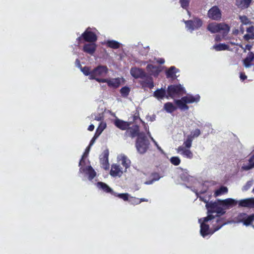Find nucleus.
Instances as JSON below:
<instances>
[{
	"label": "nucleus",
	"mask_w": 254,
	"mask_h": 254,
	"mask_svg": "<svg viewBox=\"0 0 254 254\" xmlns=\"http://www.w3.org/2000/svg\"><path fill=\"white\" fill-rule=\"evenodd\" d=\"M127 129L126 134L128 136L131 138L140 136L141 132H139V128L138 125H133L131 127H128Z\"/></svg>",
	"instance_id": "obj_12"
},
{
	"label": "nucleus",
	"mask_w": 254,
	"mask_h": 254,
	"mask_svg": "<svg viewBox=\"0 0 254 254\" xmlns=\"http://www.w3.org/2000/svg\"><path fill=\"white\" fill-rule=\"evenodd\" d=\"M98 37L95 33L91 31L90 27L87 28L80 36L77 38L78 44L82 43L83 40L88 43L96 42Z\"/></svg>",
	"instance_id": "obj_5"
},
{
	"label": "nucleus",
	"mask_w": 254,
	"mask_h": 254,
	"mask_svg": "<svg viewBox=\"0 0 254 254\" xmlns=\"http://www.w3.org/2000/svg\"><path fill=\"white\" fill-rule=\"evenodd\" d=\"M121 164L125 168L124 172H126L127 169L128 168L131 164L130 160L125 155L121 156Z\"/></svg>",
	"instance_id": "obj_33"
},
{
	"label": "nucleus",
	"mask_w": 254,
	"mask_h": 254,
	"mask_svg": "<svg viewBox=\"0 0 254 254\" xmlns=\"http://www.w3.org/2000/svg\"><path fill=\"white\" fill-rule=\"evenodd\" d=\"M240 78L241 80L244 81L247 78V76L244 72H241L240 74Z\"/></svg>",
	"instance_id": "obj_53"
},
{
	"label": "nucleus",
	"mask_w": 254,
	"mask_h": 254,
	"mask_svg": "<svg viewBox=\"0 0 254 254\" xmlns=\"http://www.w3.org/2000/svg\"><path fill=\"white\" fill-rule=\"evenodd\" d=\"M89 150H90V146H88L86 148V149H85V151L84 152V153H83V154L82 155V158H81V159L80 160V162L79 163V166L82 165V164H84L85 163L84 158L88 156V155L89 154Z\"/></svg>",
	"instance_id": "obj_43"
},
{
	"label": "nucleus",
	"mask_w": 254,
	"mask_h": 254,
	"mask_svg": "<svg viewBox=\"0 0 254 254\" xmlns=\"http://www.w3.org/2000/svg\"><path fill=\"white\" fill-rule=\"evenodd\" d=\"M192 140L191 136L188 135L187 139L184 142V147H185L187 149H189L191 146Z\"/></svg>",
	"instance_id": "obj_41"
},
{
	"label": "nucleus",
	"mask_w": 254,
	"mask_h": 254,
	"mask_svg": "<svg viewBox=\"0 0 254 254\" xmlns=\"http://www.w3.org/2000/svg\"><path fill=\"white\" fill-rule=\"evenodd\" d=\"M235 219L237 223H242L246 226L252 225L254 221V214L248 215L245 212L239 213Z\"/></svg>",
	"instance_id": "obj_6"
},
{
	"label": "nucleus",
	"mask_w": 254,
	"mask_h": 254,
	"mask_svg": "<svg viewBox=\"0 0 254 254\" xmlns=\"http://www.w3.org/2000/svg\"><path fill=\"white\" fill-rule=\"evenodd\" d=\"M153 96L158 100H162L164 98L168 99L167 91L163 88L157 89L155 90L153 93Z\"/></svg>",
	"instance_id": "obj_19"
},
{
	"label": "nucleus",
	"mask_w": 254,
	"mask_h": 254,
	"mask_svg": "<svg viewBox=\"0 0 254 254\" xmlns=\"http://www.w3.org/2000/svg\"><path fill=\"white\" fill-rule=\"evenodd\" d=\"M252 48V45H250V44H247L246 46H245V47L244 48L245 50H248L249 51H250L251 50V49Z\"/></svg>",
	"instance_id": "obj_58"
},
{
	"label": "nucleus",
	"mask_w": 254,
	"mask_h": 254,
	"mask_svg": "<svg viewBox=\"0 0 254 254\" xmlns=\"http://www.w3.org/2000/svg\"><path fill=\"white\" fill-rule=\"evenodd\" d=\"M80 171L87 174L90 180H92L96 175V172L91 166H88L86 168L81 167L80 168Z\"/></svg>",
	"instance_id": "obj_21"
},
{
	"label": "nucleus",
	"mask_w": 254,
	"mask_h": 254,
	"mask_svg": "<svg viewBox=\"0 0 254 254\" xmlns=\"http://www.w3.org/2000/svg\"><path fill=\"white\" fill-rule=\"evenodd\" d=\"M157 62L159 64H162L165 63V60L163 58H159L157 60Z\"/></svg>",
	"instance_id": "obj_57"
},
{
	"label": "nucleus",
	"mask_w": 254,
	"mask_h": 254,
	"mask_svg": "<svg viewBox=\"0 0 254 254\" xmlns=\"http://www.w3.org/2000/svg\"><path fill=\"white\" fill-rule=\"evenodd\" d=\"M95 43H88L84 44L82 49L83 51L90 55H93L97 48V45Z\"/></svg>",
	"instance_id": "obj_16"
},
{
	"label": "nucleus",
	"mask_w": 254,
	"mask_h": 254,
	"mask_svg": "<svg viewBox=\"0 0 254 254\" xmlns=\"http://www.w3.org/2000/svg\"><path fill=\"white\" fill-rule=\"evenodd\" d=\"M212 49H214L216 51L228 50L229 49V46L226 44L220 43L214 45L213 46Z\"/></svg>",
	"instance_id": "obj_34"
},
{
	"label": "nucleus",
	"mask_w": 254,
	"mask_h": 254,
	"mask_svg": "<svg viewBox=\"0 0 254 254\" xmlns=\"http://www.w3.org/2000/svg\"><path fill=\"white\" fill-rule=\"evenodd\" d=\"M187 27L191 31L199 28L202 25V21L199 18H194L193 20H189L185 21Z\"/></svg>",
	"instance_id": "obj_9"
},
{
	"label": "nucleus",
	"mask_w": 254,
	"mask_h": 254,
	"mask_svg": "<svg viewBox=\"0 0 254 254\" xmlns=\"http://www.w3.org/2000/svg\"><path fill=\"white\" fill-rule=\"evenodd\" d=\"M145 78L146 79L140 82V84L144 87H148L149 89L153 88L154 87V82L152 78L151 77H148L147 75Z\"/></svg>",
	"instance_id": "obj_27"
},
{
	"label": "nucleus",
	"mask_w": 254,
	"mask_h": 254,
	"mask_svg": "<svg viewBox=\"0 0 254 254\" xmlns=\"http://www.w3.org/2000/svg\"><path fill=\"white\" fill-rule=\"evenodd\" d=\"M190 0H180V3L181 6L185 9H187L189 6Z\"/></svg>",
	"instance_id": "obj_45"
},
{
	"label": "nucleus",
	"mask_w": 254,
	"mask_h": 254,
	"mask_svg": "<svg viewBox=\"0 0 254 254\" xmlns=\"http://www.w3.org/2000/svg\"><path fill=\"white\" fill-rule=\"evenodd\" d=\"M239 19L245 25H247L250 23L249 19L246 15L239 16Z\"/></svg>",
	"instance_id": "obj_46"
},
{
	"label": "nucleus",
	"mask_w": 254,
	"mask_h": 254,
	"mask_svg": "<svg viewBox=\"0 0 254 254\" xmlns=\"http://www.w3.org/2000/svg\"><path fill=\"white\" fill-rule=\"evenodd\" d=\"M109 152L108 150H105L102 154L101 157L100 158V163L102 168L105 170L109 169L110 164L109 163Z\"/></svg>",
	"instance_id": "obj_11"
},
{
	"label": "nucleus",
	"mask_w": 254,
	"mask_h": 254,
	"mask_svg": "<svg viewBox=\"0 0 254 254\" xmlns=\"http://www.w3.org/2000/svg\"><path fill=\"white\" fill-rule=\"evenodd\" d=\"M94 129V126L92 124L90 125L88 127V130L89 131H93Z\"/></svg>",
	"instance_id": "obj_61"
},
{
	"label": "nucleus",
	"mask_w": 254,
	"mask_h": 254,
	"mask_svg": "<svg viewBox=\"0 0 254 254\" xmlns=\"http://www.w3.org/2000/svg\"><path fill=\"white\" fill-rule=\"evenodd\" d=\"M179 71V69L172 66L166 71V75L167 78H176L177 77L176 73Z\"/></svg>",
	"instance_id": "obj_31"
},
{
	"label": "nucleus",
	"mask_w": 254,
	"mask_h": 254,
	"mask_svg": "<svg viewBox=\"0 0 254 254\" xmlns=\"http://www.w3.org/2000/svg\"><path fill=\"white\" fill-rule=\"evenodd\" d=\"M148 145L144 133H140V136L137 137L136 141L135 146L137 151L140 154L144 153L148 149Z\"/></svg>",
	"instance_id": "obj_7"
},
{
	"label": "nucleus",
	"mask_w": 254,
	"mask_h": 254,
	"mask_svg": "<svg viewBox=\"0 0 254 254\" xmlns=\"http://www.w3.org/2000/svg\"><path fill=\"white\" fill-rule=\"evenodd\" d=\"M151 139L153 141V142H155V144L157 145V146L158 148V149H161V148H160V147H159V146H158V145H157V142H155V141L154 140L153 138L151 137Z\"/></svg>",
	"instance_id": "obj_62"
},
{
	"label": "nucleus",
	"mask_w": 254,
	"mask_h": 254,
	"mask_svg": "<svg viewBox=\"0 0 254 254\" xmlns=\"http://www.w3.org/2000/svg\"><path fill=\"white\" fill-rule=\"evenodd\" d=\"M170 162L175 166L179 165L181 163V160L179 157L174 156L170 158Z\"/></svg>",
	"instance_id": "obj_44"
},
{
	"label": "nucleus",
	"mask_w": 254,
	"mask_h": 254,
	"mask_svg": "<svg viewBox=\"0 0 254 254\" xmlns=\"http://www.w3.org/2000/svg\"><path fill=\"white\" fill-rule=\"evenodd\" d=\"M252 0H235V5L241 9L248 8L252 3Z\"/></svg>",
	"instance_id": "obj_22"
},
{
	"label": "nucleus",
	"mask_w": 254,
	"mask_h": 254,
	"mask_svg": "<svg viewBox=\"0 0 254 254\" xmlns=\"http://www.w3.org/2000/svg\"><path fill=\"white\" fill-rule=\"evenodd\" d=\"M175 103L181 110L187 111L189 108L183 97H182L181 99L175 100Z\"/></svg>",
	"instance_id": "obj_25"
},
{
	"label": "nucleus",
	"mask_w": 254,
	"mask_h": 254,
	"mask_svg": "<svg viewBox=\"0 0 254 254\" xmlns=\"http://www.w3.org/2000/svg\"><path fill=\"white\" fill-rule=\"evenodd\" d=\"M108 71L106 66L99 65L92 70L91 79H95L99 83H105L107 79L101 77L106 76Z\"/></svg>",
	"instance_id": "obj_3"
},
{
	"label": "nucleus",
	"mask_w": 254,
	"mask_h": 254,
	"mask_svg": "<svg viewBox=\"0 0 254 254\" xmlns=\"http://www.w3.org/2000/svg\"><path fill=\"white\" fill-rule=\"evenodd\" d=\"M253 182L252 181H249L247 182L246 184L243 187V191L248 190L253 185Z\"/></svg>",
	"instance_id": "obj_49"
},
{
	"label": "nucleus",
	"mask_w": 254,
	"mask_h": 254,
	"mask_svg": "<svg viewBox=\"0 0 254 254\" xmlns=\"http://www.w3.org/2000/svg\"><path fill=\"white\" fill-rule=\"evenodd\" d=\"M135 200H136V204H139L141 202H144V201H146V202L148 201V200L145 198L136 199Z\"/></svg>",
	"instance_id": "obj_54"
},
{
	"label": "nucleus",
	"mask_w": 254,
	"mask_h": 254,
	"mask_svg": "<svg viewBox=\"0 0 254 254\" xmlns=\"http://www.w3.org/2000/svg\"><path fill=\"white\" fill-rule=\"evenodd\" d=\"M151 176L152 177V181L151 182H150V183H146V184H150L152 183V182L158 181L160 178L159 174L157 173H152Z\"/></svg>",
	"instance_id": "obj_48"
},
{
	"label": "nucleus",
	"mask_w": 254,
	"mask_h": 254,
	"mask_svg": "<svg viewBox=\"0 0 254 254\" xmlns=\"http://www.w3.org/2000/svg\"><path fill=\"white\" fill-rule=\"evenodd\" d=\"M200 129L197 128L195 129L193 131L191 132L190 135L189 136H191V138L193 139L194 137H198L200 134Z\"/></svg>",
	"instance_id": "obj_47"
},
{
	"label": "nucleus",
	"mask_w": 254,
	"mask_h": 254,
	"mask_svg": "<svg viewBox=\"0 0 254 254\" xmlns=\"http://www.w3.org/2000/svg\"><path fill=\"white\" fill-rule=\"evenodd\" d=\"M123 173L121 167L120 165L117 164H113L111 166L110 174L111 176L116 177L117 176L121 177Z\"/></svg>",
	"instance_id": "obj_17"
},
{
	"label": "nucleus",
	"mask_w": 254,
	"mask_h": 254,
	"mask_svg": "<svg viewBox=\"0 0 254 254\" xmlns=\"http://www.w3.org/2000/svg\"><path fill=\"white\" fill-rule=\"evenodd\" d=\"M98 137H96V134H94L93 137L92 138L91 140L90 141L89 146H91L94 142L95 140L97 139Z\"/></svg>",
	"instance_id": "obj_56"
},
{
	"label": "nucleus",
	"mask_w": 254,
	"mask_h": 254,
	"mask_svg": "<svg viewBox=\"0 0 254 254\" xmlns=\"http://www.w3.org/2000/svg\"><path fill=\"white\" fill-rule=\"evenodd\" d=\"M146 70L150 74L155 77H158L160 72L162 71L161 67L159 66L149 64L146 66Z\"/></svg>",
	"instance_id": "obj_13"
},
{
	"label": "nucleus",
	"mask_w": 254,
	"mask_h": 254,
	"mask_svg": "<svg viewBox=\"0 0 254 254\" xmlns=\"http://www.w3.org/2000/svg\"><path fill=\"white\" fill-rule=\"evenodd\" d=\"M142 122L143 125L144 126V129L147 131V134H149V135H150V132L149 131L148 126H147L144 122L142 121Z\"/></svg>",
	"instance_id": "obj_55"
},
{
	"label": "nucleus",
	"mask_w": 254,
	"mask_h": 254,
	"mask_svg": "<svg viewBox=\"0 0 254 254\" xmlns=\"http://www.w3.org/2000/svg\"><path fill=\"white\" fill-rule=\"evenodd\" d=\"M254 60V54L252 52L248 53L247 57L243 60L244 65L246 67H249L251 65L252 62Z\"/></svg>",
	"instance_id": "obj_28"
},
{
	"label": "nucleus",
	"mask_w": 254,
	"mask_h": 254,
	"mask_svg": "<svg viewBox=\"0 0 254 254\" xmlns=\"http://www.w3.org/2000/svg\"><path fill=\"white\" fill-rule=\"evenodd\" d=\"M97 186L99 189H101L106 193H113L112 189L105 183L99 182L97 183Z\"/></svg>",
	"instance_id": "obj_30"
},
{
	"label": "nucleus",
	"mask_w": 254,
	"mask_h": 254,
	"mask_svg": "<svg viewBox=\"0 0 254 254\" xmlns=\"http://www.w3.org/2000/svg\"><path fill=\"white\" fill-rule=\"evenodd\" d=\"M247 34L244 36V39L246 41L254 39V27L251 26L247 28Z\"/></svg>",
	"instance_id": "obj_29"
},
{
	"label": "nucleus",
	"mask_w": 254,
	"mask_h": 254,
	"mask_svg": "<svg viewBox=\"0 0 254 254\" xmlns=\"http://www.w3.org/2000/svg\"><path fill=\"white\" fill-rule=\"evenodd\" d=\"M94 120L97 121H101L104 120V115L103 114H99L95 117Z\"/></svg>",
	"instance_id": "obj_52"
},
{
	"label": "nucleus",
	"mask_w": 254,
	"mask_h": 254,
	"mask_svg": "<svg viewBox=\"0 0 254 254\" xmlns=\"http://www.w3.org/2000/svg\"><path fill=\"white\" fill-rule=\"evenodd\" d=\"M177 152L185 158L191 159L193 158V153L189 149L186 148L184 146H180L176 149Z\"/></svg>",
	"instance_id": "obj_14"
},
{
	"label": "nucleus",
	"mask_w": 254,
	"mask_h": 254,
	"mask_svg": "<svg viewBox=\"0 0 254 254\" xmlns=\"http://www.w3.org/2000/svg\"><path fill=\"white\" fill-rule=\"evenodd\" d=\"M167 93L168 98H174L183 95L185 93V90L180 84H172L168 86Z\"/></svg>",
	"instance_id": "obj_4"
},
{
	"label": "nucleus",
	"mask_w": 254,
	"mask_h": 254,
	"mask_svg": "<svg viewBox=\"0 0 254 254\" xmlns=\"http://www.w3.org/2000/svg\"><path fill=\"white\" fill-rule=\"evenodd\" d=\"M220 206V205L218 206V207L217 208V209L215 211L214 213H216L218 214L223 215V214H224L225 213V211Z\"/></svg>",
	"instance_id": "obj_51"
},
{
	"label": "nucleus",
	"mask_w": 254,
	"mask_h": 254,
	"mask_svg": "<svg viewBox=\"0 0 254 254\" xmlns=\"http://www.w3.org/2000/svg\"><path fill=\"white\" fill-rule=\"evenodd\" d=\"M215 41L216 42H218V41H220L221 40V37L220 35H217L216 36H215Z\"/></svg>",
	"instance_id": "obj_60"
},
{
	"label": "nucleus",
	"mask_w": 254,
	"mask_h": 254,
	"mask_svg": "<svg viewBox=\"0 0 254 254\" xmlns=\"http://www.w3.org/2000/svg\"><path fill=\"white\" fill-rule=\"evenodd\" d=\"M130 92V89L127 86L122 87L120 90V93L123 97H127Z\"/></svg>",
	"instance_id": "obj_42"
},
{
	"label": "nucleus",
	"mask_w": 254,
	"mask_h": 254,
	"mask_svg": "<svg viewBox=\"0 0 254 254\" xmlns=\"http://www.w3.org/2000/svg\"><path fill=\"white\" fill-rule=\"evenodd\" d=\"M207 16L212 20H220L222 16L221 11L218 6H213L208 10Z\"/></svg>",
	"instance_id": "obj_8"
},
{
	"label": "nucleus",
	"mask_w": 254,
	"mask_h": 254,
	"mask_svg": "<svg viewBox=\"0 0 254 254\" xmlns=\"http://www.w3.org/2000/svg\"><path fill=\"white\" fill-rule=\"evenodd\" d=\"M117 196L119 198L123 199L124 200L127 201L128 199L129 195L127 193H119L117 195Z\"/></svg>",
	"instance_id": "obj_50"
},
{
	"label": "nucleus",
	"mask_w": 254,
	"mask_h": 254,
	"mask_svg": "<svg viewBox=\"0 0 254 254\" xmlns=\"http://www.w3.org/2000/svg\"><path fill=\"white\" fill-rule=\"evenodd\" d=\"M219 204L227 208L233 207L236 206L238 201L231 198H227L224 200L218 199Z\"/></svg>",
	"instance_id": "obj_15"
},
{
	"label": "nucleus",
	"mask_w": 254,
	"mask_h": 254,
	"mask_svg": "<svg viewBox=\"0 0 254 254\" xmlns=\"http://www.w3.org/2000/svg\"><path fill=\"white\" fill-rule=\"evenodd\" d=\"M215 217L212 214H208L206 217L200 218L198 220V222L200 224V233L203 237H205L208 235H211L214 232L218 230L217 229H213V227L210 228L208 223L211 224V222L213 223Z\"/></svg>",
	"instance_id": "obj_1"
},
{
	"label": "nucleus",
	"mask_w": 254,
	"mask_h": 254,
	"mask_svg": "<svg viewBox=\"0 0 254 254\" xmlns=\"http://www.w3.org/2000/svg\"><path fill=\"white\" fill-rule=\"evenodd\" d=\"M130 73L135 79H144L147 77V74L143 69L136 67H131L130 70Z\"/></svg>",
	"instance_id": "obj_10"
},
{
	"label": "nucleus",
	"mask_w": 254,
	"mask_h": 254,
	"mask_svg": "<svg viewBox=\"0 0 254 254\" xmlns=\"http://www.w3.org/2000/svg\"><path fill=\"white\" fill-rule=\"evenodd\" d=\"M215 218L214 219V221L213 223H212V221L211 222V224L212 225L213 227V229H217L218 230L220 229L223 225L225 224V223L224 222V220L223 219L216 217V216H214Z\"/></svg>",
	"instance_id": "obj_24"
},
{
	"label": "nucleus",
	"mask_w": 254,
	"mask_h": 254,
	"mask_svg": "<svg viewBox=\"0 0 254 254\" xmlns=\"http://www.w3.org/2000/svg\"><path fill=\"white\" fill-rule=\"evenodd\" d=\"M114 125L121 130L127 129L130 126V123L124 121L119 119H116L114 121Z\"/></svg>",
	"instance_id": "obj_23"
},
{
	"label": "nucleus",
	"mask_w": 254,
	"mask_h": 254,
	"mask_svg": "<svg viewBox=\"0 0 254 254\" xmlns=\"http://www.w3.org/2000/svg\"><path fill=\"white\" fill-rule=\"evenodd\" d=\"M75 64H76L77 66H78L80 68H81V67H82V66H81V65L80 64V61L78 59L76 60Z\"/></svg>",
	"instance_id": "obj_59"
},
{
	"label": "nucleus",
	"mask_w": 254,
	"mask_h": 254,
	"mask_svg": "<svg viewBox=\"0 0 254 254\" xmlns=\"http://www.w3.org/2000/svg\"><path fill=\"white\" fill-rule=\"evenodd\" d=\"M204 201L206 202L205 206L207 209V215L208 214H212L213 213H214L215 211L218 207V206L220 205L218 202V200H217V202H207L205 200H204Z\"/></svg>",
	"instance_id": "obj_20"
},
{
	"label": "nucleus",
	"mask_w": 254,
	"mask_h": 254,
	"mask_svg": "<svg viewBox=\"0 0 254 254\" xmlns=\"http://www.w3.org/2000/svg\"><path fill=\"white\" fill-rule=\"evenodd\" d=\"M106 45L108 47L114 49H117L120 47V44L115 40H108L106 42Z\"/></svg>",
	"instance_id": "obj_35"
},
{
	"label": "nucleus",
	"mask_w": 254,
	"mask_h": 254,
	"mask_svg": "<svg viewBox=\"0 0 254 254\" xmlns=\"http://www.w3.org/2000/svg\"><path fill=\"white\" fill-rule=\"evenodd\" d=\"M207 29L211 33H221L223 36H226L229 33L230 27L225 23L212 22L209 23L207 26Z\"/></svg>",
	"instance_id": "obj_2"
},
{
	"label": "nucleus",
	"mask_w": 254,
	"mask_h": 254,
	"mask_svg": "<svg viewBox=\"0 0 254 254\" xmlns=\"http://www.w3.org/2000/svg\"><path fill=\"white\" fill-rule=\"evenodd\" d=\"M106 127V123L101 122L100 123L97 128L96 129V132L95 133V134H96V137H98Z\"/></svg>",
	"instance_id": "obj_37"
},
{
	"label": "nucleus",
	"mask_w": 254,
	"mask_h": 254,
	"mask_svg": "<svg viewBox=\"0 0 254 254\" xmlns=\"http://www.w3.org/2000/svg\"><path fill=\"white\" fill-rule=\"evenodd\" d=\"M183 97L187 104L197 103L200 100V96L198 95H196L194 96L191 95H188Z\"/></svg>",
	"instance_id": "obj_26"
},
{
	"label": "nucleus",
	"mask_w": 254,
	"mask_h": 254,
	"mask_svg": "<svg viewBox=\"0 0 254 254\" xmlns=\"http://www.w3.org/2000/svg\"><path fill=\"white\" fill-rule=\"evenodd\" d=\"M240 207L254 208V197H251L241 199L238 201Z\"/></svg>",
	"instance_id": "obj_18"
},
{
	"label": "nucleus",
	"mask_w": 254,
	"mask_h": 254,
	"mask_svg": "<svg viewBox=\"0 0 254 254\" xmlns=\"http://www.w3.org/2000/svg\"><path fill=\"white\" fill-rule=\"evenodd\" d=\"M227 192V188L224 186H221L219 189L215 190L214 192V195L215 196H218L223 194L226 193Z\"/></svg>",
	"instance_id": "obj_39"
},
{
	"label": "nucleus",
	"mask_w": 254,
	"mask_h": 254,
	"mask_svg": "<svg viewBox=\"0 0 254 254\" xmlns=\"http://www.w3.org/2000/svg\"><path fill=\"white\" fill-rule=\"evenodd\" d=\"M105 83H107L109 86L116 88L120 85L121 81L119 78H114L111 80H108L107 79V81Z\"/></svg>",
	"instance_id": "obj_32"
},
{
	"label": "nucleus",
	"mask_w": 254,
	"mask_h": 254,
	"mask_svg": "<svg viewBox=\"0 0 254 254\" xmlns=\"http://www.w3.org/2000/svg\"><path fill=\"white\" fill-rule=\"evenodd\" d=\"M254 167V154L249 159L248 165H244L243 168L245 170H249Z\"/></svg>",
	"instance_id": "obj_38"
},
{
	"label": "nucleus",
	"mask_w": 254,
	"mask_h": 254,
	"mask_svg": "<svg viewBox=\"0 0 254 254\" xmlns=\"http://www.w3.org/2000/svg\"><path fill=\"white\" fill-rule=\"evenodd\" d=\"M136 198H134V203H135V204H136V200H135Z\"/></svg>",
	"instance_id": "obj_63"
},
{
	"label": "nucleus",
	"mask_w": 254,
	"mask_h": 254,
	"mask_svg": "<svg viewBox=\"0 0 254 254\" xmlns=\"http://www.w3.org/2000/svg\"><path fill=\"white\" fill-rule=\"evenodd\" d=\"M80 69L85 75H89V79H91L92 71L90 70V68L88 66L81 67Z\"/></svg>",
	"instance_id": "obj_40"
},
{
	"label": "nucleus",
	"mask_w": 254,
	"mask_h": 254,
	"mask_svg": "<svg viewBox=\"0 0 254 254\" xmlns=\"http://www.w3.org/2000/svg\"><path fill=\"white\" fill-rule=\"evenodd\" d=\"M164 108L165 110L170 113H172L176 111L177 109L175 106L171 102H167L164 104Z\"/></svg>",
	"instance_id": "obj_36"
}]
</instances>
